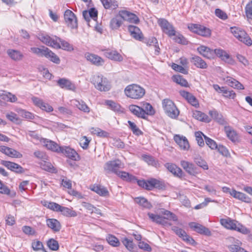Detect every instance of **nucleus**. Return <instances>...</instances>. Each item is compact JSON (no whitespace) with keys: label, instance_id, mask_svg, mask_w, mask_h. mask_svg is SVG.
<instances>
[{"label":"nucleus","instance_id":"f257e3e1","mask_svg":"<svg viewBox=\"0 0 252 252\" xmlns=\"http://www.w3.org/2000/svg\"><path fill=\"white\" fill-rule=\"evenodd\" d=\"M91 82L95 88L100 92H107L110 90L111 85L108 79L100 74L94 75L91 78Z\"/></svg>","mask_w":252,"mask_h":252},{"label":"nucleus","instance_id":"f03ea898","mask_svg":"<svg viewBox=\"0 0 252 252\" xmlns=\"http://www.w3.org/2000/svg\"><path fill=\"white\" fill-rule=\"evenodd\" d=\"M126 95L131 99H139L145 94V89L140 86L133 84L128 85L125 89Z\"/></svg>","mask_w":252,"mask_h":252},{"label":"nucleus","instance_id":"7ed1b4c3","mask_svg":"<svg viewBox=\"0 0 252 252\" xmlns=\"http://www.w3.org/2000/svg\"><path fill=\"white\" fill-rule=\"evenodd\" d=\"M161 213L165 215V217H162L150 213H148V215L152 221L163 225L167 223L166 220H172L173 221H177L178 220L177 216L169 211L163 210L161 212Z\"/></svg>","mask_w":252,"mask_h":252},{"label":"nucleus","instance_id":"20e7f679","mask_svg":"<svg viewBox=\"0 0 252 252\" xmlns=\"http://www.w3.org/2000/svg\"><path fill=\"white\" fill-rule=\"evenodd\" d=\"M138 185L147 190H152L154 188L162 189L164 188V184L160 181L156 179H151L147 181L139 180Z\"/></svg>","mask_w":252,"mask_h":252},{"label":"nucleus","instance_id":"39448f33","mask_svg":"<svg viewBox=\"0 0 252 252\" xmlns=\"http://www.w3.org/2000/svg\"><path fill=\"white\" fill-rule=\"evenodd\" d=\"M231 32L240 41L248 46L252 45V40L244 30L238 28L232 27Z\"/></svg>","mask_w":252,"mask_h":252},{"label":"nucleus","instance_id":"423d86ee","mask_svg":"<svg viewBox=\"0 0 252 252\" xmlns=\"http://www.w3.org/2000/svg\"><path fill=\"white\" fill-rule=\"evenodd\" d=\"M162 106L165 113L171 118H177L179 111L172 101L168 99H164L162 101Z\"/></svg>","mask_w":252,"mask_h":252},{"label":"nucleus","instance_id":"0eeeda50","mask_svg":"<svg viewBox=\"0 0 252 252\" xmlns=\"http://www.w3.org/2000/svg\"><path fill=\"white\" fill-rule=\"evenodd\" d=\"M158 23L161 27L162 31L169 36L171 37L176 35L174 28L167 20L163 18L159 19Z\"/></svg>","mask_w":252,"mask_h":252},{"label":"nucleus","instance_id":"6e6552de","mask_svg":"<svg viewBox=\"0 0 252 252\" xmlns=\"http://www.w3.org/2000/svg\"><path fill=\"white\" fill-rule=\"evenodd\" d=\"M188 28L192 32L204 37H209L211 34V31L203 26L197 24H190Z\"/></svg>","mask_w":252,"mask_h":252},{"label":"nucleus","instance_id":"1a4fd4ad","mask_svg":"<svg viewBox=\"0 0 252 252\" xmlns=\"http://www.w3.org/2000/svg\"><path fill=\"white\" fill-rule=\"evenodd\" d=\"M64 19L67 26L70 29H76L78 27L76 17L73 12L66 10L64 14Z\"/></svg>","mask_w":252,"mask_h":252},{"label":"nucleus","instance_id":"9d476101","mask_svg":"<svg viewBox=\"0 0 252 252\" xmlns=\"http://www.w3.org/2000/svg\"><path fill=\"white\" fill-rule=\"evenodd\" d=\"M37 38L43 43L52 48H59V43L55 38H52L48 34L44 33H40L37 35Z\"/></svg>","mask_w":252,"mask_h":252},{"label":"nucleus","instance_id":"9b49d317","mask_svg":"<svg viewBox=\"0 0 252 252\" xmlns=\"http://www.w3.org/2000/svg\"><path fill=\"white\" fill-rule=\"evenodd\" d=\"M123 167L121 161L118 159L107 162L104 166V169L108 172H114L117 174L119 171V169Z\"/></svg>","mask_w":252,"mask_h":252},{"label":"nucleus","instance_id":"f8f14e48","mask_svg":"<svg viewBox=\"0 0 252 252\" xmlns=\"http://www.w3.org/2000/svg\"><path fill=\"white\" fill-rule=\"evenodd\" d=\"M181 165L190 175L195 176L199 173L197 168L192 162L182 160L181 161Z\"/></svg>","mask_w":252,"mask_h":252},{"label":"nucleus","instance_id":"ddd939ff","mask_svg":"<svg viewBox=\"0 0 252 252\" xmlns=\"http://www.w3.org/2000/svg\"><path fill=\"white\" fill-rule=\"evenodd\" d=\"M32 100L35 106L39 107L42 110L47 112H50L53 110V108L51 106L43 101V100L40 98L33 96L32 97Z\"/></svg>","mask_w":252,"mask_h":252},{"label":"nucleus","instance_id":"4468645a","mask_svg":"<svg viewBox=\"0 0 252 252\" xmlns=\"http://www.w3.org/2000/svg\"><path fill=\"white\" fill-rule=\"evenodd\" d=\"M60 152L74 160H77L79 157L76 152L69 147H61Z\"/></svg>","mask_w":252,"mask_h":252},{"label":"nucleus","instance_id":"2eb2a0df","mask_svg":"<svg viewBox=\"0 0 252 252\" xmlns=\"http://www.w3.org/2000/svg\"><path fill=\"white\" fill-rule=\"evenodd\" d=\"M189 226L194 231L198 233L204 234L207 236L211 235V232L208 228L199 223L192 222L189 223Z\"/></svg>","mask_w":252,"mask_h":252},{"label":"nucleus","instance_id":"dca6fc26","mask_svg":"<svg viewBox=\"0 0 252 252\" xmlns=\"http://www.w3.org/2000/svg\"><path fill=\"white\" fill-rule=\"evenodd\" d=\"M172 230L176 233L177 235H178L187 243L192 245L195 243V241L191 237L188 235L184 230L176 226L173 227Z\"/></svg>","mask_w":252,"mask_h":252},{"label":"nucleus","instance_id":"f3484780","mask_svg":"<svg viewBox=\"0 0 252 252\" xmlns=\"http://www.w3.org/2000/svg\"><path fill=\"white\" fill-rule=\"evenodd\" d=\"M86 59L96 66H101L104 63V60L97 55L87 53L85 54Z\"/></svg>","mask_w":252,"mask_h":252},{"label":"nucleus","instance_id":"a211bd4d","mask_svg":"<svg viewBox=\"0 0 252 252\" xmlns=\"http://www.w3.org/2000/svg\"><path fill=\"white\" fill-rule=\"evenodd\" d=\"M103 54L106 58L115 62H120L123 60V57L116 50H106Z\"/></svg>","mask_w":252,"mask_h":252},{"label":"nucleus","instance_id":"6ab92c4d","mask_svg":"<svg viewBox=\"0 0 252 252\" xmlns=\"http://www.w3.org/2000/svg\"><path fill=\"white\" fill-rule=\"evenodd\" d=\"M174 139L176 143L179 146L181 149L185 151L189 150V145L186 137L179 135H176L174 137Z\"/></svg>","mask_w":252,"mask_h":252},{"label":"nucleus","instance_id":"aec40b11","mask_svg":"<svg viewBox=\"0 0 252 252\" xmlns=\"http://www.w3.org/2000/svg\"><path fill=\"white\" fill-rule=\"evenodd\" d=\"M41 144L49 150L60 153L61 147L51 140L43 138L41 140Z\"/></svg>","mask_w":252,"mask_h":252},{"label":"nucleus","instance_id":"412c9836","mask_svg":"<svg viewBox=\"0 0 252 252\" xmlns=\"http://www.w3.org/2000/svg\"><path fill=\"white\" fill-rule=\"evenodd\" d=\"M180 94L192 106L196 107L199 106V103L197 99L192 94L185 91H181L180 92Z\"/></svg>","mask_w":252,"mask_h":252},{"label":"nucleus","instance_id":"4be33fe9","mask_svg":"<svg viewBox=\"0 0 252 252\" xmlns=\"http://www.w3.org/2000/svg\"><path fill=\"white\" fill-rule=\"evenodd\" d=\"M128 29L131 36L136 40L141 41L143 39V34L139 28L137 27L129 25L128 27Z\"/></svg>","mask_w":252,"mask_h":252},{"label":"nucleus","instance_id":"5701e85b","mask_svg":"<svg viewBox=\"0 0 252 252\" xmlns=\"http://www.w3.org/2000/svg\"><path fill=\"white\" fill-rule=\"evenodd\" d=\"M223 81L226 84L234 89L239 90L244 89L243 85L241 83L231 77L226 76L223 78Z\"/></svg>","mask_w":252,"mask_h":252},{"label":"nucleus","instance_id":"b1692460","mask_svg":"<svg viewBox=\"0 0 252 252\" xmlns=\"http://www.w3.org/2000/svg\"><path fill=\"white\" fill-rule=\"evenodd\" d=\"M57 84L62 89L74 91L75 86L71 81L66 78H61L57 81Z\"/></svg>","mask_w":252,"mask_h":252},{"label":"nucleus","instance_id":"393cba45","mask_svg":"<svg viewBox=\"0 0 252 252\" xmlns=\"http://www.w3.org/2000/svg\"><path fill=\"white\" fill-rule=\"evenodd\" d=\"M90 189L91 190L96 192L100 196L108 197L109 195V193L107 189L100 185H94L91 186Z\"/></svg>","mask_w":252,"mask_h":252},{"label":"nucleus","instance_id":"a878e982","mask_svg":"<svg viewBox=\"0 0 252 252\" xmlns=\"http://www.w3.org/2000/svg\"><path fill=\"white\" fill-rule=\"evenodd\" d=\"M197 51L203 57L211 59L214 57V50L205 46H200L197 48Z\"/></svg>","mask_w":252,"mask_h":252},{"label":"nucleus","instance_id":"bb28decb","mask_svg":"<svg viewBox=\"0 0 252 252\" xmlns=\"http://www.w3.org/2000/svg\"><path fill=\"white\" fill-rule=\"evenodd\" d=\"M46 224L54 232H58L61 228L60 222L54 219H48L46 220Z\"/></svg>","mask_w":252,"mask_h":252},{"label":"nucleus","instance_id":"cd10ccee","mask_svg":"<svg viewBox=\"0 0 252 252\" xmlns=\"http://www.w3.org/2000/svg\"><path fill=\"white\" fill-rule=\"evenodd\" d=\"M230 194L233 197L239 200H240L242 201L247 203H249L251 201V198L246 194H244V193L237 191L235 189H233L232 190H231Z\"/></svg>","mask_w":252,"mask_h":252},{"label":"nucleus","instance_id":"c85d7f7f","mask_svg":"<svg viewBox=\"0 0 252 252\" xmlns=\"http://www.w3.org/2000/svg\"><path fill=\"white\" fill-rule=\"evenodd\" d=\"M209 114L211 116L213 119L217 121L220 125H224L226 124V122L224 120L222 115L219 113L215 110H211L209 112Z\"/></svg>","mask_w":252,"mask_h":252},{"label":"nucleus","instance_id":"c756f323","mask_svg":"<svg viewBox=\"0 0 252 252\" xmlns=\"http://www.w3.org/2000/svg\"><path fill=\"white\" fill-rule=\"evenodd\" d=\"M121 15L124 18V21L137 23L139 22L138 17L134 14L126 11H122Z\"/></svg>","mask_w":252,"mask_h":252},{"label":"nucleus","instance_id":"7c9ffc66","mask_svg":"<svg viewBox=\"0 0 252 252\" xmlns=\"http://www.w3.org/2000/svg\"><path fill=\"white\" fill-rule=\"evenodd\" d=\"M123 21H124V18L122 16L120 11L119 15L111 20L110 26L113 29H117L122 25Z\"/></svg>","mask_w":252,"mask_h":252},{"label":"nucleus","instance_id":"2f4dec72","mask_svg":"<svg viewBox=\"0 0 252 252\" xmlns=\"http://www.w3.org/2000/svg\"><path fill=\"white\" fill-rule=\"evenodd\" d=\"M129 109L131 112L136 116L143 119L145 118V113L141 107L135 105H131L129 106Z\"/></svg>","mask_w":252,"mask_h":252},{"label":"nucleus","instance_id":"473e14b6","mask_svg":"<svg viewBox=\"0 0 252 252\" xmlns=\"http://www.w3.org/2000/svg\"><path fill=\"white\" fill-rule=\"evenodd\" d=\"M57 38V41L59 43V48H54L55 49H62L63 50L67 51H72L73 50V47L72 45L69 44L68 42L61 39L59 37L57 36L55 37Z\"/></svg>","mask_w":252,"mask_h":252},{"label":"nucleus","instance_id":"72a5a7b5","mask_svg":"<svg viewBox=\"0 0 252 252\" xmlns=\"http://www.w3.org/2000/svg\"><path fill=\"white\" fill-rule=\"evenodd\" d=\"M165 166L167 169L174 175L179 177L182 176L183 172L182 169L180 168L177 167L175 164L166 163Z\"/></svg>","mask_w":252,"mask_h":252},{"label":"nucleus","instance_id":"f704fd0d","mask_svg":"<svg viewBox=\"0 0 252 252\" xmlns=\"http://www.w3.org/2000/svg\"><path fill=\"white\" fill-rule=\"evenodd\" d=\"M48 49L49 48L47 47L43 46L40 48L31 47L30 51L39 57H45L47 55V50H48Z\"/></svg>","mask_w":252,"mask_h":252},{"label":"nucleus","instance_id":"c9c22d12","mask_svg":"<svg viewBox=\"0 0 252 252\" xmlns=\"http://www.w3.org/2000/svg\"><path fill=\"white\" fill-rule=\"evenodd\" d=\"M191 62L198 68L205 69L207 67V64L199 56L193 57Z\"/></svg>","mask_w":252,"mask_h":252},{"label":"nucleus","instance_id":"e433bc0d","mask_svg":"<svg viewBox=\"0 0 252 252\" xmlns=\"http://www.w3.org/2000/svg\"><path fill=\"white\" fill-rule=\"evenodd\" d=\"M72 104L74 106L76 107L80 110L83 111L85 113H89L90 111V108L83 101H79L77 100H73Z\"/></svg>","mask_w":252,"mask_h":252},{"label":"nucleus","instance_id":"4c0bfd02","mask_svg":"<svg viewBox=\"0 0 252 252\" xmlns=\"http://www.w3.org/2000/svg\"><path fill=\"white\" fill-rule=\"evenodd\" d=\"M220 222L221 224L225 228L231 230H235V227L237 224V223L235 222V221L229 219H222L220 220Z\"/></svg>","mask_w":252,"mask_h":252},{"label":"nucleus","instance_id":"58836bf2","mask_svg":"<svg viewBox=\"0 0 252 252\" xmlns=\"http://www.w3.org/2000/svg\"><path fill=\"white\" fill-rule=\"evenodd\" d=\"M147 45L149 46H153L154 47L156 54H158L159 52V48L158 45V41L154 37H151L146 38L143 41Z\"/></svg>","mask_w":252,"mask_h":252},{"label":"nucleus","instance_id":"ea45409f","mask_svg":"<svg viewBox=\"0 0 252 252\" xmlns=\"http://www.w3.org/2000/svg\"><path fill=\"white\" fill-rule=\"evenodd\" d=\"M224 131L228 138L232 141H235L237 140V134L236 131L230 126H225Z\"/></svg>","mask_w":252,"mask_h":252},{"label":"nucleus","instance_id":"a19ab883","mask_svg":"<svg viewBox=\"0 0 252 252\" xmlns=\"http://www.w3.org/2000/svg\"><path fill=\"white\" fill-rule=\"evenodd\" d=\"M216 54L218 57L226 62L229 63L231 60L229 55L224 50L220 49H216L214 51V55Z\"/></svg>","mask_w":252,"mask_h":252},{"label":"nucleus","instance_id":"79ce46f5","mask_svg":"<svg viewBox=\"0 0 252 252\" xmlns=\"http://www.w3.org/2000/svg\"><path fill=\"white\" fill-rule=\"evenodd\" d=\"M193 117L195 119L200 121H203L206 123H209L211 121V119H210L206 114L199 111H195L193 112Z\"/></svg>","mask_w":252,"mask_h":252},{"label":"nucleus","instance_id":"37998d69","mask_svg":"<svg viewBox=\"0 0 252 252\" xmlns=\"http://www.w3.org/2000/svg\"><path fill=\"white\" fill-rule=\"evenodd\" d=\"M194 162L204 170H208V166L207 162L198 155L194 156L193 158Z\"/></svg>","mask_w":252,"mask_h":252},{"label":"nucleus","instance_id":"c03bdc74","mask_svg":"<svg viewBox=\"0 0 252 252\" xmlns=\"http://www.w3.org/2000/svg\"><path fill=\"white\" fill-rule=\"evenodd\" d=\"M106 240L107 243L114 247H117L120 245V242L119 239L114 235L108 234L106 237Z\"/></svg>","mask_w":252,"mask_h":252},{"label":"nucleus","instance_id":"a18cd8bd","mask_svg":"<svg viewBox=\"0 0 252 252\" xmlns=\"http://www.w3.org/2000/svg\"><path fill=\"white\" fill-rule=\"evenodd\" d=\"M105 9L117 8L118 6L117 2L115 0H100Z\"/></svg>","mask_w":252,"mask_h":252},{"label":"nucleus","instance_id":"49530a36","mask_svg":"<svg viewBox=\"0 0 252 252\" xmlns=\"http://www.w3.org/2000/svg\"><path fill=\"white\" fill-rule=\"evenodd\" d=\"M117 175L125 181L131 182L136 180L134 176L125 171H119Z\"/></svg>","mask_w":252,"mask_h":252},{"label":"nucleus","instance_id":"de8ad7c7","mask_svg":"<svg viewBox=\"0 0 252 252\" xmlns=\"http://www.w3.org/2000/svg\"><path fill=\"white\" fill-rule=\"evenodd\" d=\"M40 166L42 169L45 171L52 173L56 172V170L53 165L50 162L47 161L46 160L40 162Z\"/></svg>","mask_w":252,"mask_h":252},{"label":"nucleus","instance_id":"09e8293b","mask_svg":"<svg viewBox=\"0 0 252 252\" xmlns=\"http://www.w3.org/2000/svg\"><path fill=\"white\" fill-rule=\"evenodd\" d=\"M47 55H46L45 58L48 59L50 61L56 64H59L60 63V59L57 55H56L49 49L48 50H47Z\"/></svg>","mask_w":252,"mask_h":252},{"label":"nucleus","instance_id":"8fccbe9b","mask_svg":"<svg viewBox=\"0 0 252 252\" xmlns=\"http://www.w3.org/2000/svg\"><path fill=\"white\" fill-rule=\"evenodd\" d=\"M60 212H61L64 216L68 217H75L77 215L75 211L65 207L62 206Z\"/></svg>","mask_w":252,"mask_h":252},{"label":"nucleus","instance_id":"3c124183","mask_svg":"<svg viewBox=\"0 0 252 252\" xmlns=\"http://www.w3.org/2000/svg\"><path fill=\"white\" fill-rule=\"evenodd\" d=\"M105 103L112 110L118 112H123V110H122L121 106L114 101L112 100H107Z\"/></svg>","mask_w":252,"mask_h":252},{"label":"nucleus","instance_id":"603ef678","mask_svg":"<svg viewBox=\"0 0 252 252\" xmlns=\"http://www.w3.org/2000/svg\"><path fill=\"white\" fill-rule=\"evenodd\" d=\"M0 97L4 100L10 102L15 101V97L10 93L6 92L5 91H0Z\"/></svg>","mask_w":252,"mask_h":252},{"label":"nucleus","instance_id":"864d4df0","mask_svg":"<svg viewBox=\"0 0 252 252\" xmlns=\"http://www.w3.org/2000/svg\"><path fill=\"white\" fill-rule=\"evenodd\" d=\"M0 152L11 157H13L16 155L15 150L4 146H0Z\"/></svg>","mask_w":252,"mask_h":252},{"label":"nucleus","instance_id":"5fc2aeb1","mask_svg":"<svg viewBox=\"0 0 252 252\" xmlns=\"http://www.w3.org/2000/svg\"><path fill=\"white\" fill-rule=\"evenodd\" d=\"M142 109H144V112L145 113V117L146 115H153L155 113V110L153 106L149 103L144 102L142 105Z\"/></svg>","mask_w":252,"mask_h":252},{"label":"nucleus","instance_id":"6e6d98bb","mask_svg":"<svg viewBox=\"0 0 252 252\" xmlns=\"http://www.w3.org/2000/svg\"><path fill=\"white\" fill-rule=\"evenodd\" d=\"M173 81L176 83L183 87H188L187 81L181 75H174L173 76Z\"/></svg>","mask_w":252,"mask_h":252},{"label":"nucleus","instance_id":"4d7b16f0","mask_svg":"<svg viewBox=\"0 0 252 252\" xmlns=\"http://www.w3.org/2000/svg\"><path fill=\"white\" fill-rule=\"evenodd\" d=\"M142 159L147 162L149 165L156 166L158 164V162L153 157L149 155H143L142 156Z\"/></svg>","mask_w":252,"mask_h":252},{"label":"nucleus","instance_id":"13d9d810","mask_svg":"<svg viewBox=\"0 0 252 252\" xmlns=\"http://www.w3.org/2000/svg\"><path fill=\"white\" fill-rule=\"evenodd\" d=\"M134 201L136 203L143 207L149 208L151 207L150 204L147 200L144 197H140L135 198Z\"/></svg>","mask_w":252,"mask_h":252},{"label":"nucleus","instance_id":"bf43d9fd","mask_svg":"<svg viewBox=\"0 0 252 252\" xmlns=\"http://www.w3.org/2000/svg\"><path fill=\"white\" fill-rule=\"evenodd\" d=\"M47 244L49 248L52 251H57L59 249V245L57 241L54 239H49Z\"/></svg>","mask_w":252,"mask_h":252},{"label":"nucleus","instance_id":"052dcab7","mask_svg":"<svg viewBox=\"0 0 252 252\" xmlns=\"http://www.w3.org/2000/svg\"><path fill=\"white\" fill-rule=\"evenodd\" d=\"M237 243V244H232L228 247V248L231 252H247L244 249L239 246V244L241 243L239 241Z\"/></svg>","mask_w":252,"mask_h":252},{"label":"nucleus","instance_id":"680f3d73","mask_svg":"<svg viewBox=\"0 0 252 252\" xmlns=\"http://www.w3.org/2000/svg\"><path fill=\"white\" fill-rule=\"evenodd\" d=\"M128 123L129 127L132 131L133 134L136 135H139L142 133V131L139 129L134 123L130 121H128Z\"/></svg>","mask_w":252,"mask_h":252},{"label":"nucleus","instance_id":"e2e57ef3","mask_svg":"<svg viewBox=\"0 0 252 252\" xmlns=\"http://www.w3.org/2000/svg\"><path fill=\"white\" fill-rule=\"evenodd\" d=\"M234 230L245 235L250 233V229L240 223H237Z\"/></svg>","mask_w":252,"mask_h":252},{"label":"nucleus","instance_id":"0e129e2a","mask_svg":"<svg viewBox=\"0 0 252 252\" xmlns=\"http://www.w3.org/2000/svg\"><path fill=\"white\" fill-rule=\"evenodd\" d=\"M17 112H18L19 115L26 119L32 120L34 118L33 114L29 112L26 111L24 110L20 109L17 110Z\"/></svg>","mask_w":252,"mask_h":252},{"label":"nucleus","instance_id":"69168bd1","mask_svg":"<svg viewBox=\"0 0 252 252\" xmlns=\"http://www.w3.org/2000/svg\"><path fill=\"white\" fill-rule=\"evenodd\" d=\"M45 206L51 210L59 212L62 207V206L55 202H46Z\"/></svg>","mask_w":252,"mask_h":252},{"label":"nucleus","instance_id":"338daca9","mask_svg":"<svg viewBox=\"0 0 252 252\" xmlns=\"http://www.w3.org/2000/svg\"><path fill=\"white\" fill-rule=\"evenodd\" d=\"M175 36V37L174 38V40L175 42L183 45L188 44V40L182 34L178 33Z\"/></svg>","mask_w":252,"mask_h":252},{"label":"nucleus","instance_id":"774afa93","mask_svg":"<svg viewBox=\"0 0 252 252\" xmlns=\"http://www.w3.org/2000/svg\"><path fill=\"white\" fill-rule=\"evenodd\" d=\"M245 13L248 19H252V1L247 3L245 7Z\"/></svg>","mask_w":252,"mask_h":252}]
</instances>
